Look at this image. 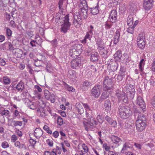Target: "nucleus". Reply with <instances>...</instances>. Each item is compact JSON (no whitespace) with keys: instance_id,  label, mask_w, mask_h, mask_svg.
I'll list each match as a JSON object with an SVG mask.
<instances>
[{"instance_id":"nucleus-1","label":"nucleus","mask_w":155,"mask_h":155,"mask_svg":"<svg viewBox=\"0 0 155 155\" xmlns=\"http://www.w3.org/2000/svg\"><path fill=\"white\" fill-rule=\"evenodd\" d=\"M129 87L130 86L128 85L125 86L122 94H120V92L119 91L118 92H116V95L120 101L122 100L125 103H127L128 101V98L127 95L129 96V98L131 99H133L134 98L135 93V89L134 88H132L130 89L129 88Z\"/></svg>"},{"instance_id":"nucleus-2","label":"nucleus","mask_w":155,"mask_h":155,"mask_svg":"<svg viewBox=\"0 0 155 155\" xmlns=\"http://www.w3.org/2000/svg\"><path fill=\"white\" fill-rule=\"evenodd\" d=\"M118 112L120 117L124 119L128 117L132 114L130 108L127 106H120Z\"/></svg>"},{"instance_id":"nucleus-3","label":"nucleus","mask_w":155,"mask_h":155,"mask_svg":"<svg viewBox=\"0 0 155 155\" xmlns=\"http://www.w3.org/2000/svg\"><path fill=\"white\" fill-rule=\"evenodd\" d=\"M62 18L61 20V23H62L61 25V31L63 32L66 33L69 29L71 24L69 22V16L67 14L66 15H64Z\"/></svg>"},{"instance_id":"nucleus-4","label":"nucleus","mask_w":155,"mask_h":155,"mask_svg":"<svg viewBox=\"0 0 155 155\" xmlns=\"http://www.w3.org/2000/svg\"><path fill=\"white\" fill-rule=\"evenodd\" d=\"M82 45L78 44L74 45L70 50V55L73 57L75 58L80 55L82 51Z\"/></svg>"},{"instance_id":"nucleus-5","label":"nucleus","mask_w":155,"mask_h":155,"mask_svg":"<svg viewBox=\"0 0 155 155\" xmlns=\"http://www.w3.org/2000/svg\"><path fill=\"white\" fill-rule=\"evenodd\" d=\"M137 130L138 131H142L145 128L146 125V119L144 117H138V119L136 122Z\"/></svg>"},{"instance_id":"nucleus-6","label":"nucleus","mask_w":155,"mask_h":155,"mask_svg":"<svg viewBox=\"0 0 155 155\" xmlns=\"http://www.w3.org/2000/svg\"><path fill=\"white\" fill-rule=\"evenodd\" d=\"M88 122L83 121V124L86 130H88L89 128H92L97 125V123L92 116L91 119H87Z\"/></svg>"},{"instance_id":"nucleus-7","label":"nucleus","mask_w":155,"mask_h":155,"mask_svg":"<svg viewBox=\"0 0 155 155\" xmlns=\"http://www.w3.org/2000/svg\"><path fill=\"white\" fill-rule=\"evenodd\" d=\"M102 90L101 86L99 85H95L91 90V96L95 98H98L100 96Z\"/></svg>"},{"instance_id":"nucleus-8","label":"nucleus","mask_w":155,"mask_h":155,"mask_svg":"<svg viewBox=\"0 0 155 155\" xmlns=\"http://www.w3.org/2000/svg\"><path fill=\"white\" fill-rule=\"evenodd\" d=\"M38 97L39 101H36V102L29 101L28 102V106L30 109L32 110L36 109L37 110L38 108L41 107V105L42 104L44 105L43 102L40 99V95H38Z\"/></svg>"},{"instance_id":"nucleus-9","label":"nucleus","mask_w":155,"mask_h":155,"mask_svg":"<svg viewBox=\"0 0 155 155\" xmlns=\"http://www.w3.org/2000/svg\"><path fill=\"white\" fill-rule=\"evenodd\" d=\"M95 33V31L92 25H90V28L88 29L84 39L82 41V43L83 44L86 43L87 41V39H88L90 41H91L93 35Z\"/></svg>"},{"instance_id":"nucleus-10","label":"nucleus","mask_w":155,"mask_h":155,"mask_svg":"<svg viewBox=\"0 0 155 155\" xmlns=\"http://www.w3.org/2000/svg\"><path fill=\"white\" fill-rule=\"evenodd\" d=\"M129 150H134L133 143L130 141L126 142L124 144L121 152L123 153H125Z\"/></svg>"},{"instance_id":"nucleus-11","label":"nucleus","mask_w":155,"mask_h":155,"mask_svg":"<svg viewBox=\"0 0 155 155\" xmlns=\"http://www.w3.org/2000/svg\"><path fill=\"white\" fill-rule=\"evenodd\" d=\"M85 110L86 117L87 119L92 118L93 114L92 108L87 103H82Z\"/></svg>"},{"instance_id":"nucleus-12","label":"nucleus","mask_w":155,"mask_h":155,"mask_svg":"<svg viewBox=\"0 0 155 155\" xmlns=\"http://www.w3.org/2000/svg\"><path fill=\"white\" fill-rule=\"evenodd\" d=\"M88 8H80L79 12H76L74 13H78L77 15V16H79L81 19L82 18L86 19L87 16Z\"/></svg>"},{"instance_id":"nucleus-13","label":"nucleus","mask_w":155,"mask_h":155,"mask_svg":"<svg viewBox=\"0 0 155 155\" xmlns=\"http://www.w3.org/2000/svg\"><path fill=\"white\" fill-rule=\"evenodd\" d=\"M145 38L142 34H139L137 37V45L138 47L141 49H143L145 47Z\"/></svg>"},{"instance_id":"nucleus-14","label":"nucleus","mask_w":155,"mask_h":155,"mask_svg":"<svg viewBox=\"0 0 155 155\" xmlns=\"http://www.w3.org/2000/svg\"><path fill=\"white\" fill-rule=\"evenodd\" d=\"M103 84L104 88L106 87L107 88H110V87L112 90H113V81L111 78H109L108 77H105Z\"/></svg>"},{"instance_id":"nucleus-15","label":"nucleus","mask_w":155,"mask_h":155,"mask_svg":"<svg viewBox=\"0 0 155 155\" xmlns=\"http://www.w3.org/2000/svg\"><path fill=\"white\" fill-rule=\"evenodd\" d=\"M78 13H74V20L73 24L74 26L77 28H79L82 24V21L81 19L80 18L79 16H77V15Z\"/></svg>"},{"instance_id":"nucleus-16","label":"nucleus","mask_w":155,"mask_h":155,"mask_svg":"<svg viewBox=\"0 0 155 155\" xmlns=\"http://www.w3.org/2000/svg\"><path fill=\"white\" fill-rule=\"evenodd\" d=\"M81 65V61L79 58L74 59L71 61V66L73 69H78Z\"/></svg>"},{"instance_id":"nucleus-17","label":"nucleus","mask_w":155,"mask_h":155,"mask_svg":"<svg viewBox=\"0 0 155 155\" xmlns=\"http://www.w3.org/2000/svg\"><path fill=\"white\" fill-rule=\"evenodd\" d=\"M108 20L112 23L115 22L117 20V13L115 10L111 11L109 15Z\"/></svg>"},{"instance_id":"nucleus-18","label":"nucleus","mask_w":155,"mask_h":155,"mask_svg":"<svg viewBox=\"0 0 155 155\" xmlns=\"http://www.w3.org/2000/svg\"><path fill=\"white\" fill-rule=\"evenodd\" d=\"M153 0H144L143 5L146 10H150L153 7Z\"/></svg>"},{"instance_id":"nucleus-19","label":"nucleus","mask_w":155,"mask_h":155,"mask_svg":"<svg viewBox=\"0 0 155 155\" xmlns=\"http://www.w3.org/2000/svg\"><path fill=\"white\" fill-rule=\"evenodd\" d=\"M77 74L75 71L70 70L68 71L67 74L68 78L72 81L77 80Z\"/></svg>"},{"instance_id":"nucleus-20","label":"nucleus","mask_w":155,"mask_h":155,"mask_svg":"<svg viewBox=\"0 0 155 155\" xmlns=\"http://www.w3.org/2000/svg\"><path fill=\"white\" fill-rule=\"evenodd\" d=\"M137 103L143 111L145 110L146 108L145 104L141 97L139 96L137 97Z\"/></svg>"},{"instance_id":"nucleus-21","label":"nucleus","mask_w":155,"mask_h":155,"mask_svg":"<svg viewBox=\"0 0 155 155\" xmlns=\"http://www.w3.org/2000/svg\"><path fill=\"white\" fill-rule=\"evenodd\" d=\"M113 90L110 87V88H107L106 87L104 88L103 92L101 96V99H104L107 98L109 96L110 92Z\"/></svg>"},{"instance_id":"nucleus-22","label":"nucleus","mask_w":155,"mask_h":155,"mask_svg":"<svg viewBox=\"0 0 155 155\" xmlns=\"http://www.w3.org/2000/svg\"><path fill=\"white\" fill-rule=\"evenodd\" d=\"M99 58V56L97 52H94L91 53L90 58V61H91L96 62H97Z\"/></svg>"},{"instance_id":"nucleus-23","label":"nucleus","mask_w":155,"mask_h":155,"mask_svg":"<svg viewBox=\"0 0 155 155\" xmlns=\"http://www.w3.org/2000/svg\"><path fill=\"white\" fill-rule=\"evenodd\" d=\"M120 29H118L116 31L113 38V43L117 45L119 41L120 35Z\"/></svg>"},{"instance_id":"nucleus-24","label":"nucleus","mask_w":155,"mask_h":155,"mask_svg":"<svg viewBox=\"0 0 155 155\" xmlns=\"http://www.w3.org/2000/svg\"><path fill=\"white\" fill-rule=\"evenodd\" d=\"M111 62L109 63L110 67L111 69L113 71H115L117 70L118 68V64L117 62L113 61V60L111 59L110 60Z\"/></svg>"},{"instance_id":"nucleus-25","label":"nucleus","mask_w":155,"mask_h":155,"mask_svg":"<svg viewBox=\"0 0 155 155\" xmlns=\"http://www.w3.org/2000/svg\"><path fill=\"white\" fill-rule=\"evenodd\" d=\"M8 124L9 125L14 126L15 127L18 126H21L22 125V122L21 121H15L11 120L9 121Z\"/></svg>"},{"instance_id":"nucleus-26","label":"nucleus","mask_w":155,"mask_h":155,"mask_svg":"<svg viewBox=\"0 0 155 155\" xmlns=\"http://www.w3.org/2000/svg\"><path fill=\"white\" fill-rule=\"evenodd\" d=\"M98 50L99 51V52L102 56L104 58H106L107 57V51L106 48L104 46L102 47H101Z\"/></svg>"},{"instance_id":"nucleus-27","label":"nucleus","mask_w":155,"mask_h":155,"mask_svg":"<svg viewBox=\"0 0 155 155\" xmlns=\"http://www.w3.org/2000/svg\"><path fill=\"white\" fill-rule=\"evenodd\" d=\"M75 107L77 110L80 114H82L84 113V108L82 106L80 103L79 102L77 103L75 105Z\"/></svg>"},{"instance_id":"nucleus-28","label":"nucleus","mask_w":155,"mask_h":155,"mask_svg":"<svg viewBox=\"0 0 155 155\" xmlns=\"http://www.w3.org/2000/svg\"><path fill=\"white\" fill-rule=\"evenodd\" d=\"M119 125L120 126V128L122 129L124 128L125 129L130 128L133 125V124L132 123H131L130 122H127L125 123L124 126H123V124L121 123H119Z\"/></svg>"},{"instance_id":"nucleus-29","label":"nucleus","mask_w":155,"mask_h":155,"mask_svg":"<svg viewBox=\"0 0 155 155\" xmlns=\"http://www.w3.org/2000/svg\"><path fill=\"white\" fill-rule=\"evenodd\" d=\"M145 60L144 59H142L140 61L139 64V69H140V74H142L144 73V67L145 63Z\"/></svg>"},{"instance_id":"nucleus-30","label":"nucleus","mask_w":155,"mask_h":155,"mask_svg":"<svg viewBox=\"0 0 155 155\" xmlns=\"http://www.w3.org/2000/svg\"><path fill=\"white\" fill-rule=\"evenodd\" d=\"M111 103L110 100H107L105 101L104 106L105 110L110 111L111 110Z\"/></svg>"},{"instance_id":"nucleus-31","label":"nucleus","mask_w":155,"mask_h":155,"mask_svg":"<svg viewBox=\"0 0 155 155\" xmlns=\"http://www.w3.org/2000/svg\"><path fill=\"white\" fill-rule=\"evenodd\" d=\"M43 134V131L40 128H36L34 131V135L37 137H41Z\"/></svg>"},{"instance_id":"nucleus-32","label":"nucleus","mask_w":155,"mask_h":155,"mask_svg":"<svg viewBox=\"0 0 155 155\" xmlns=\"http://www.w3.org/2000/svg\"><path fill=\"white\" fill-rule=\"evenodd\" d=\"M111 139L113 143L117 145H119V143L120 141V139L118 137L114 135H112Z\"/></svg>"},{"instance_id":"nucleus-33","label":"nucleus","mask_w":155,"mask_h":155,"mask_svg":"<svg viewBox=\"0 0 155 155\" xmlns=\"http://www.w3.org/2000/svg\"><path fill=\"white\" fill-rule=\"evenodd\" d=\"M114 59L117 61H120L122 57V53L120 50H118L114 55Z\"/></svg>"},{"instance_id":"nucleus-34","label":"nucleus","mask_w":155,"mask_h":155,"mask_svg":"<svg viewBox=\"0 0 155 155\" xmlns=\"http://www.w3.org/2000/svg\"><path fill=\"white\" fill-rule=\"evenodd\" d=\"M63 85L65 89L68 91L72 92L75 91L74 89L72 87L70 86L66 83H64Z\"/></svg>"},{"instance_id":"nucleus-35","label":"nucleus","mask_w":155,"mask_h":155,"mask_svg":"<svg viewBox=\"0 0 155 155\" xmlns=\"http://www.w3.org/2000/svg\"><path fill=\"white\" fill-rule=\"evenodd\" d=\"M38 114H39L41 117H43L45 116V112L43 110V106L41 105V107L38 108L37 110Z\"/></svg>"},{"instance_id":"nucleus-36","label":"nucleus","mask_w":155,"mask_h":155,"mask_svg":"<svg viewBox=\"0 0 155 155\" xmlns=\"http://www.w3.org/2000/svg\"><path fill=\"white\" fill-rule=\"evenodd\" d=\"M16 88L18 91H21L24 88L23 83L22 81H20L17 85Z\"/></svg>"},{"instance_id":"nucleus-37","label":"nucleus","mask_w":155,"mask_h":155,"mask_svg":"<svg viewBox=\"0 0 155 155\" xmlns=\"http://www.w3.org/2000/svg\"><path fill=\"white\" fill-rule=\"evenodd\" d=\"M91 85V83L90 82L87 81H85L83 83L82 88L85 90H87Z\"/></svg>"},{"instance_id":"nucleus-38","label":"nucleus","mask_w":155,"mask_h":155,"mask_svg":"<svg viewBox=\"0 0 155 155\" xmlns=\"http://www.w3.org/2000/svg\"><path fill=\"white\" fill-rule=\"evenodd\" d=\"M133 17L132 15L128 16L127 20V23L129 26H132L133 24Z\"/></svg>"},{"instance_id":"nucleus-39","label":"nucleus","mask_w":155,"mask_h":155,"mask_svg":"<svg viewBox=\"0 0 155 155\" xmlns=\"http://www.w3.org/2000/svg\"><path fill=\"white\" fill-rule=\"evenodd\" d=\"M78 5L80 8L87 7V4L85 0H80Z\"/></svg>"},{"instance_id":"nucleus-40","label":"nucleus","mask_w":155,"mask_h":155,"mask_svg":"<svg viewBox=\"0 0 155 155\" xmlns=\"http://www.w3.org/2000/svg\"><path fill=\"white\" fill-rule=\"evenodd\" d=\"M97 44L98 45V49H99L101 47L104 46V43L100 38H98L97 40Z\"/></svg>"},{"instance_id":"nucleus-41","label":"nucleus","mask_w":155,"mask_h":155,"mask_svg":"<svg viewBox=\"0 0 155 155\" xmlns=\"http://www.w3.org/2000/svg\"><path fill=\"white\" fill-rule=\"evenodd\" d=\"M68 0H59L58 5L60 9H61L62 5H66L67 3Z\"/></svg>"},{"instance_id":"nucleus-42","label":"nucleus","mask_w":155,"mask_h":155,"mask_svg":"<svg viewBox=\"0 0 155 155\" xmlns=\"http://www.w3.org/2000/svg\"><path fill=\"white\" fill-rule=\"evenodd\" d=\"M91 9V12L93 15H95L98 13L99 11L97 6H96L95 8H92Z\"/></svg>"},{"instance_id":"nucleus-43","label":"nucleus","mask_w":155,"mask_h":155,"mask_svg":"<svg viewBox=\"0 0 155 155\" xmlns=\"http://www.w3.org/2000/svg\"><path fill=\"white\" fill-rule=\"evenodd\" d=\"M96 118L97 121L99 123L102 124L104 121V118L101 115H98Z\"/></svg>"},{"instance_id":"nucleus-44","label":"nucleus","mask_w":155,"mask_h":155,"mask_svg":"<svg viewBox=\"0 0 155 155\" xmlns=\"http://www.w3.org/2000/svg\"><path fill=\"white\" fill-rule=\"evenodd\" d=\"M64 121L63 119L61 117H58L57 118V123L58 125H62Z\"/></svg>"},{"instance_id":"nucleus-45","label":"nucleus","mask_w":155,"mask_h":155,"mask_svg":"<svg viewBox=\"0 0 155 155\" xmlns=\"http://www.w3.org/2000/svg\"><path fill=\"white\" fill-rule=\"evenodd\" d=\"M112 26V24L109 22L106 21L105 23V28L107 29H108L110 28Z\"/></svg>"},{"instance_id":"nucleus-46","label":"nucleus","mask_w":155,"mask_h":155,"mask_svg":"<svg viewBox=\"0 0 155 155\" xmlns=\"http://www.w3.org/2000/svg\"><path fill=\"white\" fill-rule=\"evenodd\" d=\"M3 83L5 84H9L10 83L9 79L7 77H5L3 78Z\"/></svg>"},{"instance_id":"nucleus-47","label":"nucleus","mask_w":155,"mask_h":155,"mask_svg":"<svg viewBox=\"0 0 155 155\" xmlns=\"http://www.w3.org/2000/svg\"><path fill=\"white\" fill-rule=\"evenodd\" d=\"M1 146L3 148H6L9 147V145L7 142L4 141L2 143Z\"/></svg>"},{"instance_id":"nucleus-48","label":"nucleus","mask_w":155,"mask_h":155,"mask_svg":"<svg viewBox=\"0 0 155 155\" xmlns=\"http://www.w3.org/2000/svg\"><path fill=\"white\" fill-rule=\"evenodd\" d=\"M134 28L132 26L129 27L127 30V31L130 34H133L134 31Z\"/></svg>"},{"instance_id":"nucleus-49","label":"nucleus","mask_w":155,"mask_h":155,"mask_svg":"<svg viewBox=\"0 0 155 155\" xmlns=\"http://www.w3.org/2000/svg\"><path fill=\"white\" fill-rule=\"evenodd\" d=\"M50 98L48 99V100L50 101L51 103H54L55 101V96L54 94H52L50 97Z\"/></svg>"},{"instance_id":"nucleus-50","label":"nucleus","mask_w":155,"mask_h":155,"mask_svg":"<svg viewBox=\"0 0 155 155\" xmlns=\"http://www.w3.org/2000/svg\"><path fill=\"white\" fill-rule=\"evenodd\" d=\"M9 26L13 28H15L16 27V25L15 22L13 20L9 22Z\"/></svg>"},{"instance_id":"nucleus-51","label":"nucleus","mask_w":155,"mask_h":155,"mask_svg":"<svg viewBox=\"0 0 155 155\" xmlns=\"http://www.w3.org/2000/svg\"><path fill=\"white\" fill-rule=\"evenodd\" d=\"M6 35L8 36H11L12 34V31L11 30L8 28H7L6 30Z\"/></svg>"},{"instance_id":"nucleus-52","label":"nucleus","mask_w":155,"mask_h":155,"mask_svg":"<svg viewBox=\"0 0 155 155\" xmlns=\"http://www.w3.org/2000/svg\"><path fill=\"white\" fill-rule=\"evenodd\" d=\"M46 142L50 147H52L53 146V142L52 140L48 139L46 140Z\"/></svg>"},{"instance_id":"nucleus-53","label":"nucleus","mask_w":155,"mask_h":155,"mask_svg":"<svg viewBox=\"0 0 155 155\" xmlns=\"http://www.w3.org/2000/svg\"><path fill=\"white\" fill-rule=\"evenodd\" d=\"M1 113L2 115L7 116L9 114V112L7 110H4L2 111Z\"/></svg>"},{"instance_id":"nucleus-54","label":"nucleus","mask_w":155,"mask_h":155,"mask_svg":"<svg viewBox=\"0 0 155 155\" xmlns=\"http://www.w3.org/2000/svg\"><path fill=\"white\" fill-rule=\"evenodd\" d=\"M82 147L85 153H87L88 151V148L85 144H83Z\"/></svg>"},{"instance_id":"nucleus-55","label":"nucleus","mask_w":155,"mask_h":155,"mask_svg":"<svg viewBox=\"0 0 155 155\" xmlns=\"http://www.w3.org/2000/svg\"><path fill=\"white\" fill-rule=\"evenodd\" d=\"M109 124L113 127H115L117 126V122L115 120H112Z\"/></svg>"},{"instance_id":"nucleus-56","label":"nucleus","mask_w":155,"mask_h":155,"mask_svg":"<svg viewBox=\"0 0 155 155\" xmlns=\"http://www.w3.org/2000/svg\"><path fill=\"white\" fill-rule=\"evenodd\" d=\"M109 4H111L110 6L111 7L114 6L117 4L114 0H109Z\"/></svg>"},{"instance_id":"nucleus-57","label":"nucleus","mask_w":155,"mask_h":155,"mask_svg":"<svg viewBox=\"0 0 155 155\" xmlns=\"http://www.w3.org/2000/svg\"><path fill=\"white\" fill-rule=\"evenodd\" d=\"M18 139L17 137L15 134L12 135L11 137V141L15 142Z\"/></svg>"},{"instance_id":"nucleus-58","label":"nucleus","mask_w":155,"mask_h":155,"mask_svg":"<svg viewBox=\"0 0 155 155\" xmlns=\"http://www.w3.org/2000/svg\"><path fill=\"white\" fill-rule=\"evenodd\" d=\"M151 69L152 71L155 72V58L153 60V63L152 64Z\"/></svg>"},{"instance_id":"nucleus-59","label":"nucleus","mask_w":155,"mask_h":155,"mask_svg":"<svg viewBox=\"0 0 155 155\" xmlns=\"http://www.w3.org/2000/svg\"><path fill=\"white\" fill-rule=\"evenodd\" d=\"M105 120L108 122V123L109 124L111 121L112 120L111 119V118L109 117V116L107 115L105 117Z\"/></svg>"},{"instance_id":"nucleus-60","label":"nucleus","mask_w":155,"mask_h":155,"mask_svg":"<svg viewBox=\"0 0 155 155\" xmlns=\"http://www.w3.org/2000/svg\"><path fill=\"white\" fill-rule=\"evenodd\" d=\"M51 43L53 46H55L58 44V41L57 39H55L51 41Z\"/></svg>"},{"instance_id":"nucleus-61","label":"nucleus","mask_w":155,"mask_h":155,"mask_svg":"<svg viewBox=\"0 0 155 155\" xmlns=\"http://www.w3.org/2000/svg\"><path fill=\"white\" fill-rule=\"evenodd\" d=\"M103 147L107 151H109L110 148V147L109 146H107V144L106 143L103 144Z\"/></svg>"},{"instance_id":"nucleus-62","label":"nucleus","mask_w":155,"mask_h":155,"mask_svg":"<svg viewBox=\"0 0 155 155\" xmlns=\"http://www.w3.org/2000/svg\"><path fill=\"white\" fill-rule=\"evenodd\" d=\"M56 6L54 5H51L50 6L49 10L51 11H54L55 10Z\"/></svg>"},{"instance_id":"nucleus-63","label":"nucleus","mask_w":155,"mask_h":155,"mask_svg":"<svg viewBox=\"0 0 155 155\" xmlns=\"http://www.w3.org/2000/svg\"><path fill=\"white\" fill-rule=\"evenodd\" d=\"M59 136V133L58 131H55L53 134V136L55 138H57Z\"/></svg>"},{"instance_id":"nucleus-64","label":"nucleus","mask_w":155,"mask_h":155,"mask_svg":"<svg viewBox=\"0 0 155 155\" xmlns=\"http://www.w3.org/2000/svg\"><path fill=\"white\" fill-rule=\"evenodd\" d=\"M108 155H118V154L116 152L112 151H109L108 153Z\"/></svg>"}]
</instances>
